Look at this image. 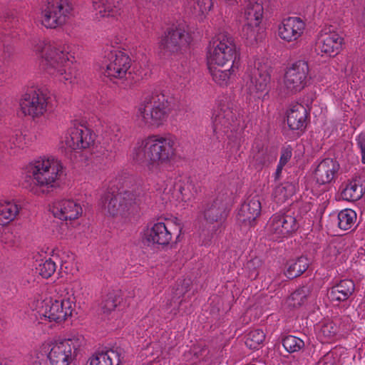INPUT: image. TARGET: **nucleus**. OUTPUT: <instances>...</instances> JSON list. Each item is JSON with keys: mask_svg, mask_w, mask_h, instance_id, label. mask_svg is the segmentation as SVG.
<instances>
[{"mask_svg": "<svg viewBox=\"0 0 365 365\" xmlns=\"http://www.w3.org/2000/svg\"><path fill=\"white\" fill-rule=\"evenodd\" d=\"M292 148L290 146L283 148L281 151V156L279 163L285 165L292 158Z\"/></svg>", "mask_w": 365, "mask_h": 365, "instance_id": "obj_52", "label": "nucleus"}, {"mask_svg": "<svg viewBox=\"0 0 365 365\" xmlns=\"http://www.w3.org/2000/svg\"><path fill=\"white\" fill-rule=\"evenodd\" d=\"M316 292L314 291V284L309 282L294 292L290 299L293 302L294 306H301L304 304L308 299L314 298Z\"/></svg>", "mask_w": 365, "mask_h": 365, "instance_id": "obj_37", "label": "nucleus"}, {"mask_svg": "<svg viewBox=\"0 0 365 365\" xmlns=\"http://www.w3.org/2000/svg\"><path fill=\"white\" fill-rule=\"evenodd\" d=\"M96 135L84 123H75L68 130L65 144L72 150L93 149Z\"/></svg>", "mask_w": 365, "mask_h": 365, "instance_id": "obj_15", "label": "nucleus"}, {"mask_svg": "<svg viewBox=\"0 0 365 365\" xmlns=\"http://www.w3.org/2000/svg\"><path fill=\"white\" fill-rule=\"evenodd\" d=\"M120 353L117 349L98 352L89 359L90 365H119Z\"/></svg>", "mask_w": 365, "mask_h": 365, "instance_id": "obj_34", "label": "nucleus"}, {"mask_svg": "<svg viewBox=\"0 0 365 365\" xmlns=\"http://www.w3.org/2000/svg\"><path fill=\"white\" fill-rule=\"evenodd\" d=\"M261 264V260L258 258H255L247 262V268L250 272V277L255 279L258 276L257 268H259Z\"/></svg>", "mask_w": 365, "mask_h": 365, "instance_id": "obj_50", "label": "nucleus"}, {"mask_svg": "<svg viewBox=\"0 0 365 365\" xmlns=\"http://www.w3.org/2000/svg\"><path fill=\"white\" fill-rule=\"evenodd\" d=\"M84 341L82 335L76 334L51 344H43L41 346V354L46 356L51 365H70L76 359Z\"/></svg>", "mask_w": 365, "mask_h": 365, "instance_id": "obj_6", "label": "nucleus"}, {"mask_svg": "<svg viewBox=\"0 0 365 365\" xmlns=\"http://www.w3.org/2000/svg\"><path fill=\"white\" fill-rule=\"evenodd\" d=\"M48 98L46 91L43 88L30 87L21 99V110L25 115L38 117L46 111Z\"/></svg>", "mask_w": 365, "mask_h": 365, "instance_id": "obj_14", "label": "nucleus"}, {"mask_svg": "<svg viewBox=\"0 0 365 365\" xmlns=\"http://www.w3.org/2000/svg\"><path fill=\"white\" fill-rule=\"evenodd\" d=\"M238 65H231L230 69L221 70L210 67L213 81L221 86H227L235 76V70Z\"/></svg>", "mask_w": 365, "mask_h": 365, "instance_id": "obj_38", "label": "nucleus"}, {"mask_svg": "<svg viewBox=\"0 0 365 365\" xmlns=\"http://www.w3.org/2000/svg\"><path fill=\"white\" fill-rule=\"evenodd\" d=\"M4 143L6 147L13 149L14 148H23L26 142L25 136L21 132L16 131L9 137H6L4 140Z\"/></svg>", "mask_w": 365, "mask_h": 365, "instance_id": "obj_46", "label": "nucleus"}, {"mask_svg": "<svg viewBox=\"0 0 365 365\" xmlns=\"http://www.w3.org/2000/svg\"><path fill=\"white\" fill-rule=\"evenodd\" d=\"M173 237L171 231L163 222L155 223L151 227L148 228L144 233V239L149 244H158L167 245Z\"/></svg>", "mask_w": 365, "mask_h": 365, "instance_id": "obj_26", "label": "nucleus"}, {"mask_svg": "<svg viewBox=\"0 0 365 365\" xmlns=\"http://www.w3.org/2000/svg\"><path fill=\"white\" fill-rule=\"evenodd\" d=\"M271 73L272 67L267 62L258 61L245 76V87L249 93L256 98L266 99L271 88Z\"/></svg>", "mask_w": 365, "mask_h": 365, "instance_id": "obj_10", "label": "nucleus"}, {"mask_svg": "<svg viewBox=\"0 0 365 365\" xmlns=\"http://www.w3.org/2000/svg\"><path fill=\"white\" fill-rule=\"evenodd\" d=\"M19 19L14 16L13 12L0 10V29L7 30L16 27ZM14 53V48L11 45H4L0 47V83L6 77L8 64Z\"/></svg>", "mask_w": 365, "mask_h": 365, "instance_id": "obj_18", "label": "nucleus"}, {"mask_svg": "<svg viewBox=\"0 0 365 365\" xmlns=\"http://www.w3.org/2000/svg\"><path fill=\"white\" fill-rule=\"evenodd\" d=\"M98 158V155H96L95 157H93V161H98V160H97V159L96 160V158Z\"/></svg>", "mask_w": 365, "mask_h": 365, "instance_id": "obj_56", "label": "nucleus"}, {"mask_svg": "<svg viewBox=\"0 0 365 365\" xmlns=\"http://www.w3.org/2000/svg\"><path fill=\"white\" fill-rule=\"evenodd\" d=\"M93 6L98 19L120 14L121 4L118 0H93Z\"/></svg>", "mask_w": 365, "mask_h": 365, "instance_id": "obj_28", "label": "nucleus"}, {"mask_svg": "<svg viewBox=\"0 0 365 365\" xmlns=\"http://www.w3.org/2000/svg\"><path fill=\"white\" fill-rule=\"evenodd\" d=\"M299 228L296 217L289 214H275L267 223V232L273 239L289 236Z\"/></svg>", "mask_w": 365, "mask_h": 365, "instance_id": "obj_17", "label": "nucleus"}, {"mask_svg": "<svg viewBox=\"0 0 365 365\" xmlns=\"http://www.w3.org/2000/svg\"><path fill=\"white\" fill-rule=\"evenodd\" d=\"M356 142L361 155V163L365 164V133H360L356 136Z\"/></svg>", "mask_w": 365, "mask_h": 365, "instance_id": "obj_51", "label": "nucleus"}, {"mask_svg": "<svg viewBox=\"0 0 365 365\" xmlns=\"http://www.w3.org/2000/svg\"><path fill=\"white\" fill-rule=\"evenodd\" d=\"M36 269L43 278H48L56 272V264L53 258L41 259L36 265Z\"/></svg>", "mask_w": 365, "mask_h": 365, "instance_id": "obj_43", "label": "nucleus"}, {"mask_svg": "<svg viewBox=\"0 0 365 365\" xmlns=\"http://www.w3.org/2000/svg\"><path fill=\"white\" fill-rule=\"evenodd\" d=\"M120 303V297L114 293H109L101 304L102 311L104 313H110Z\"/></svg>", "mask_w": 365, "mask_h": 365, "instance_id": "obj_47", "label": "nucleus"}, {"mask_svg": "<svg viewBox=\"0 0 365 365\" xmlns=\"http://www.w3.org/2000/svg\"><path fill=\"white\" fill-rule=\"evenodd\" d=\"M176 138L171 135H151L138 141L130 155L133 160L139 164L152 166L170 162L175 155Z\"/></svg>", "mask_w": 365, "mask_h": 365, "instance_id": "obj_2", "label": "nucleus"}, {"mask_svg": "<svg viewBox=\"0 0 365 365\" xmlns=\"http://www.w3.org/2000/svg\"><path fill=\"white\" fill-rule=\"evenodd\" d=\"M194 9H198L202 14L209 11L213 6V0H192Z\"/></svg>", "mask_w": 365, "mask_h": 365, "instance_id": "obj_49", "label": "nucleus"}, {"mask_svg": "<svg viewBox=\"0 0 365 365\" xmlns=\"http://www.w3.org/2000/svg\"><path fill=\"white\" fill-rule=\"evenodd\" d=\"M296 192V184L285 182L275 187L273 195L279 202H283L292 197Z\"/></svg>", "mask_w": 365, "mask_h": 365, "instance_id": "obj_40", "label": "nucleus"}, {"mask_svg": "<svg viewBox=\"0 0 365 365\" xmlns=\"http://www.w3.org/2000/svg\"><path fill=\"white\" fill-rule=\"evenodd\" d=\"M150 200L151 193L143 188L121 192L110 188L102 197V207L112 216H126L136 211L140 205L149 203Z\"/></svg>", "mask_w": 365, "mask_h": 365, "instance_id": "obj_5", "label": "nucleus"}, {"mask_svg": "<svg viewBox=\"0 0 365 365\" xmlns=\"http://www.w3.org/2000/svg\"><path fill=\"white\" fill-rule=\"evenodd\" d=\"M309 264V259L304 256L290 260L287 262L284 274L289 279L296 278L307 269Z\"/></svg>", "mask_w": 365, "mask_h": 365, "instance_id": "obj_35", "label": "nucleus"}, {"mask_svg": "<svg viewBox=\"0 0 365 365\" xmlns=\"http://www.w3.org/2000/svg\"><path fill=\"white\" fill-rule=\"evenodd\" d=\"M252 156L256 168L260 169L269 161L268 150L259 143H256L252 148Z\"/></svg>", "mask_w": 365, "mask_h": 365, "instance_id": "obj_41", "label": "nucleus"}, {"mask_svg": "<svg viewBox=\"0 0 365 365\" xmlns=\"http://www.w3.org/2000/svg\"><path fill=\"white\" fill-rule=\"evenodd\" d=\"M340 247L334 242L330 243L324 250L323 257L327 259V262L333 261L336 259V256L340 253Z\"/></svg>", "mask_w": 365, "mask_h": 365, "instance_id": "obj_48", "label": "nucleus"}, {"mask_svg": "<svg viewBox=\"0 0 365 365\" xmlns=\"http://www.w3.org/2000/svg\"><path fill=\"white\" fill-rule=\"evenodd\" d=\"M239 53L232 36L226 31L220 32L210 42L207 60L210 65L223 66L227 63L238 65Z\"/></svg>", "mask_w": 365, "mask_h": 365, "instance_id": "obj_8", "label": "nucleus"}, {"mask_svg": "<svg viewBox=\"0 0 365 365\" xmlns=\"http://www.w3.org/2000/svg\"><path fill=\"white\" fill-rule=\"evenodd\" d=\"M344 38L335 31L325 32L320 35L317 43V50L322 55L335 56L342 47Z\"/></svg>", "mask_w": 365, "mask_h": 365, "instance_id": "obj_22", "label": "nucleus"}, {"mask_svg": "<svg viewBox=\"0 0 365 365\" xmlns=\"http://www.w3.org/2000/svg\"><path fill=\"white\" fill-rule=\"evenodd\" d=\"M284 166V165H281L280 163H278L276 171L274 174L275 180H279Z\"/></svg>", "mask_w": 365, "mask_h": 365, "instance_id": "obj_54", "label": "nucleus"}, {"mask_svg": "<svg viewBox=\"0 0 365 365\" xmlns=\"http://www.w3.org/2000/svg\"><path fill=\"white\" fill-rule=\"evenodd\" d=\"M309 72V68L305 61H298L288 68L284 76V86L287 91L297 93L307 86Z\"/></svg>", "mask_w": 365, "mask_h": 365, "instance_id": "obj_16", "label": "nucleus"}, {"mask_svg": "<svg viewBox=\"0 0 365 365\" xmlns=\"http://www.w3.org/2000/svg\"><path fill=\"white\" fill-rule=\"evenodd\" d=\"M72 11L69 0H47L41 7V24L49 29L61 26L71 17Z\"/></svg>", "mask_w": 365, "mask_h": 365, "instance_id": "obj_11", "label": "nucleus"}, {"mask_svg": "<svg viewBox=\"0 0 365 365\" xmlns=\"http://www.w3.org/2000/svg\"><path fill=\"white\" fill-rule=\"evenodd\" d=\"M365 192V183L360 178L354 179L345 185L341 192L343 200L356 201L361 198Z\"/></svg>", "mask_w": 365, "mask_h": 365, "instance_id": "obj_33", "label": "nucleus"}, {"mask_svg": "<svg viewBox=\"0 0 365 365\" xmlns=\"http://www.w3.org/2000/svg\"><path fill=\"white\" fill-rule=\"evenodd\" d=\"M264 24L247 22L242 29L241 36L246 41V43L254 45L263 40L265 36Z\"/></svg>", "mask_w": 365, "mask_h": 365, "instance_id": "obj_29", "label": "nucleus"}, {"mask_svg": "<svg viewBox=\"0 0 365 365\" xmlns=\"http://www.w3.org/2000/svg\"><path fill=\"white\" fill-rule=\"evenodd\" d=\"M356 220V213L351 209L340 211L337 215L338 227L343 230L351 229Z\"/></svg>", "mask_w": 365, "mask_h": 365, "instance_id": "obj_39", "label": "nucleus"}, {"mask_svg": "<svg viewBox=\"0 0 365 365\" xmlns=\"http://www.w3.org/2000/svg\"><path fill=\"white\" fill-rule=\"evenodd\" d=\"M35 51L42 53L46 71L64 83H72L76 76V68L69 54L70 47L61 41H39Z\"/></svg>", "mask_w": 365, "mask_h": 365, "instance_id": "obj_1", "label": "nucleus"}, {"mask_svg": "<svg viewBox=\"0 0 365 365\" xmlns=\"http://www.w3.org/2000/svg\"><path fill=\"white\" fill-rule=\"evenodd\" d=\"M51 212L55 217L61 220H73L82 214L80 203L73 200L63 199L53 202Z\"/></svg>", "mask_w": 365, "mask_h": 365, "instance_id": "obj_20", "label": "nucleus"}, {"mask_svg": "<svg viewBox=\"0 0 365 365\" xmlns=\"http://www.w3.org/2000/svg\"><path fill=\"white\" fill-rule=\"evenodd\" d=\"M242 110L233 102L221 100L217 108L214 110L212 117V127L207 131L211 143L215 144L223 139L225 135L237 131L244 123Z\"/></svg>", "mask_w": 365, "mask_h": 365, "instance_id": "obj_4", "label": "nucleus"}, {"mask_svg": "<svg viewBox=\"0 0 365 365\" xmlns=\"http://www.w3.org/2000/svg\"><path fill=\"white\" fill-rule=\"evenodd\" d=\"M199 188L200 187H197L186 178L177 180L173 185L174 194L184 202H190L194 199Z\"/></svg>", "mask_w": 365, "mask_h": 365, "instance_id": "obj_30", "label": "nucleus"}, {"mask_svg": "<svg viewBox=\"0 0 365 365\" xmlns=\"http://www.w3.org/2000/svg\"><path fill=\"white\" fill-rule=\"evenodd\" d=\"M265 335L262 330L255 329L249 331L245 336V344L250 349H257L264 341Z\"/></svg>", "mask_w": 365, "mask_h": 365, "instance_id": "obj_45", "label": "nucleus"}, {"mask_svg": "<svg viewBox=\"0 0 365 365\" xmlns=\"http://www.w3.org/2000/svg\"><path fill=\"white\" fill-rule=\"evenodd\" d=\"M111 132L113 133L115 140L119 141L122 138V129L118 125H115L111 129Z\"/></svg>", "mask_w": 365, "mask_h": 365, "instance_id": "obj_53", "label": "nucleus"}, {"mask_svg": "<svg viewBox=\"0 0 365 365\" xmlns=\"http://www.w3.org/2000/svg\"><path fill=\"white\" fill-rule=\"evenodd\" d=\"M282 342L284 348L289 353L298 352L305 346V343L302 339L292 335L284 336Z\"/></svg>", "mask_w": 365, "mask_h": 365, "instance_id": "obj_42", "label": "nucleus"}, {"mask_svg": "<svg viewBox=\"0 0 365 365\" xmlns=\"http://www.w3.org/2000/svg\"><path fill=\"white\" fill-rule=\"evenodd\" d=\"M75 297L73 294H66L46 303L40 314L49 322L61 323L72 315L74 310Z\"/></svg>", "mask_w": 365, "mask_h": 365, "instance_id": "obj_13", "label": "nucleus"}, {"mask_svg": "<svg viewBox=\"0 0 365 365\" xmlns=\"http://www.w3.org/2000/svg\"><path fill=\"white\" fill-rule=\"evenodd\" d=\"M209 350L205 346H193L185 351L182 360L185 365H208Z\"/></svg>", "mask_w": 365, "mask_h": 365, "instance_id": "obj_32", "label": "nucleus"}, {"mask_svg": "<svg viewBox=\"0 0 365 365\" xmlns=\"http://www.w3.org/2000/svg\"><path fill=\"white\" fill-rule=\"evenodd\" d=\"M340 168L338 161L333 158L322 160L314 170V178L319 185L329 184L334 181Z\"/></svg>", "mask_w": 365, "mask_h": 365, "instance_id": "obj_23", "label": "nucleus"}, {"mask_svg": "<svg viewBox=\"0 0 365 365\" xmlns=\"http://www.w3.org/2000/svg\"><path fill=\"white\" fill-rule=\"evenodd\" d=\"M307 110L302 104L296 103L290 105L287 112V125L290 129L302 133L306 128Z\"/></svg>", "mask_w": 365, "mask_h": 365, "instance_id": "obj_24", "label": "nucleus"}, {"mask_svg": "<svg viewBox=\"0 0 365 365\" xmlns=\"http://www.w3.org/2000/svg\"><path fill=\"white\" fill-rule=\"evenodd\" d=\"M27 175L34 184L33 190L37 194H48L59 187L63 175L62 163L54 158H40L30 163Z\"/></svg>", "mask_w": 365, "mask_h": 365, "instance_id": "obj_3", "label": "nucleus"}, {"mask_svg": "<svg viewBox=\"0 0 365 365\" xmlns=\"http://www.w3.org/2000/svg\"><path fill=\"white\" fill-rule=\"evenodd\" d=\"M21 207L15 201H8L0 204V225H6L13 221Z\"/></svg>", "mask_w": 365, "mask_h": 365, "instance_id": "obj_36", "label": "nucleus"}, {"mask_svg": "<svg viewBox=\"0 0 365 365\" xmlns=\"http://www.w3.org/2000/svg\"><path fill=\"white\" fill-rule=\"evenodd\" d=\"M305 23L297 16L288 17L282 20L279 26V37L287 42L297 40L303 34Z\"/></svg>", "mask_w": 365, "mask_h": 365, "instance_id": "obj_21", "label": "nucleus"}, {"mask_svg": "<svg viewBox=\"0 0 365 365\" xmlns=\"http://www.w3.org/2000/svg\"><path fill=\"white\" fill-rule=\"evenodd\" d=\"M338 331L337 326L331 321L323 322L319 327L318 336L324 341L332 339Z\"/></svg>", "mask_w": 365, "mask_h": 365, "instance_id": "obj_44", "label": "nucleus"}, {"mask_svg": "<svg viewBox=\"0 0 365 365\" xmlns=\"http://www.w3.org/2000/svg\"><path fill=\"white\" fill-rule=\"evenodd\" d=\"M225 197L222 195L205 203L203 207V216L207 223H217L222 225L226 220L229 210L225 202Z\"/></svg>", "mask_w": 365, "mask_h": 365, "instance_id": "obj_19", "label": "nucleus"}, {"mask_svg": "<svg viewBox=\"0 0 365 365\" xmlns=\"http://www.w3.org/2000/svg\"><path fill=\"white\" fill-rule=\"evenodd\" d=\"M191 41L185 25H173L168 28L161 37L159 50L165 58L175 56L186 48Z\"/></svg>", "mask_w": 365, "mask_h": 365, "instance_id": "obj_9", "label": "nucleus"}, {"mask_svg": "<svg viewBox=\"0 0 365 365\" xmlns=\"http://www.w3.org/2000/svg\"><path fill=\"white\" fill-rule=\"evenodd\" d=\"M328 357L326 358L324 361H322L319 363V365H334L331 362H328L327 360H328Z\"/></svg>", "mask_w": 365, "mask_h": 365, "instance_id": "obj_55", "label": "nucleus"}, {"mask_svg": "<svg viewBox=\"0 0 365 365\" xmlns=\"http://www.w3.org/2000/svg\"><path fill=\"white\" fill-rule=\"evenodd\" d=\"M265 5V0H248L244 11L246 21L264 24V10Z\"/></svg>", "mask_w": 365, "mask_h": 365, "instance_id": "obj_31", "label": "nucleus"}, {"mask_svg": "<svg viewBox=\"0 0 365 365\" xmlns=\"http://www.w3.org/2000/svg\"><path fill=\"white\" fill-rule=\"evenodd\" d=\"M103 64V73L111 81L116 78L122 79L128 73L130 74V72L128 73L131 66L128 55L113 46L106 47Z\"/></svg>", "mask_w": 365, "mask_h": 365, "instance_id": "obj_12", "label": "nucleus"}, {"mask_svg": "<svg viewBox=\"0 0 365 365\" xmlns=\"http://www.w3.org/2000/svg\"><path fill=\"white\" fill-rule=\"evenodd\" d=\"M355 284L351 279H343L332 286L327 292L329 300L340 303L346 301L354 292Z\"/></svg>", "mask_w": 365, "mask_h": 365, "instance_id": "obj_27", "label": "nucleus"}, {"mask_svg": "<svg viewBox=\"0 0 365 365\" xmlns=\"http://www.w3.org/2000/svg\"><path fill=\"white\" fill-rule=\"evenodd\" d=\"M168 99V96L157 91L146 96L138 108V118L148 125H162L170 113Z\"/></svg>", "mask_w": 365, "mask_h": 365, "instance_id": "obj_7", "label": "nucleus"}, {"mask_svg": "<svg viewBox=\"0 0 365 365\" xmlns=\"http://www.w3.org/2000/svg\"><path fill=\"white\" fill-rule=\"evenodd\" d=\"M261 212V202L257 197L248 199L238 210L237 219L239 222L251 226Z\"/></svg>", "mask_w": 365, "mask_h": 365, "instance_id": "obj_25", "label": "nucleus"}]
</instances>
